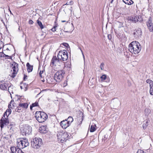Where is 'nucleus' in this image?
Instances as JSON below:
<instances>
[{"mask_svg": "<svg viewBox=\"0 0 153 153\" xmlns=\"http://www.w3.org/2000/svg\"><path fill=\"white\" fill-rule=\"evenodd\" d=\"M128 47L129 51L131 53L135 54L139 53L141 49L139 43L136 41L132 42L129 45Z\"/></svg>", "mask_w": 153, "mask_h": 153, "instance_id": "obj_1", "label": "nucleus"}, {"mask_svg": "<svg viewBox=\"0 0 153 153\" xmlns=\"http://www.w3.org/2000/svg\"><path fill=\"white\" fill-rule=\"evenodd\" d=\"M35 114L36 119L39 123L44 122L48 118L47 114L43 112L36 111Z\"/></svg>", "mask_w": 153, "mask_h": 153, "instance_id": "obj_2", "label": "nucleus"}, {"mask_svg": "<svg viewBox=\"0 0 153 153\" xmlns=\"http://www.w3.org/2000/svg\"><path fill=\"white\" fill-rule=\"evenodd\" d=\"M68 136V135L66 132L64 131L59 132L57 134L58 140L59 142L63 143L67 140Z\"/></svg>", "mask_w": 153, "mask_h": 153, "instance_id": "obj_3", "label": "nucleus"}, {"mask_svg": "<svg viewBox=\"0 0 153 153\" xmlns=\"http://www.w3.org/2000/svg\"><path fill=\"white\" fill-rule=\"evenodd\" d=\"M21 133L23 135L27 136L30 134L32 131L31 127L27 125H25L21 128Z\"/></svg>", "mask_w": 153, "mask_h": 153, "instance_id": "obj_4", "label": "nucleus"}, {"mask_svg": "<svg viewBox=\"0 0 153 153\" xmlns=\"http://www.w3.org/2000/svg\"><path fill=\"white\" fill-rule=\"evenodd\" d=\"M42 140L40 138L35 137L33 139L31 142L32 146L34 149H39L42 144Z\"/></svg>", "mask_w": 153, "mask_h": 153, "instance_id": "obj_5", "label": "nucleus"}, {"mask_svg": "<svg viewBox=\"0 0 153 153\" xmlns=\"http://www.w3.org/2000/svg\"><path fill=\"white\" fill-rule=\"evenodd\" d=\"M57 58L61 61H66L68 58V53L67 51L63 50L59 51L57 55Z\"/></svg>", "mask_w": 153, "mask_h": 153, "instance_id": "obj_6", "label": "nucleus"}, {"mask_svg": "<svg viewBox=\"0 0 153 153\" xmlns=\"http://www.w3.org/2000/svg\"><path fill=\"white\" fill-rule=\"evenodd\" d=\"M17 145L20 148L23 149L29 146V143L27 139L23 138L18 141Z\"/></svg>", "mask_w": 153, "mask_h": 153, "instance_id": "obj_7", "label": "nucleus"}, {"mask_svg": "<svg viewBox=\"0 0 153 153\" xmlns=\"http://www.w3.org/2000/svg\"><path fill=\"white\" fill-rule=\"evenodd\" d=\"M64 74V71H58L54 75V79L57 82H59L62 79Z\"/></svg>", "mask_w": 153, "mask_h": 153, "instance_id": "obj_8", "label": "nucleus"}, {"mask_svg": "<svg viewBox=\"0 0 153 153\" xmlns=\"http://www.w3.org/2000/svg\"><path fill=\"white\" fill-rule=\"evenodd\" d=\"M10 84V82L6 80H3L0 81V88L3 90H7V88Z\"/></svg>", "mask_w": 153, "mask_h": 153, "instance_id": "obj_9", "label": "nucleus"}, {"mask_svg": "<svg viewBox=\"0 0 153 153\" xmlns=\"http://www.w3.org/2000/svg\"><path fill=\"white\" fill-rule=\"evenodd\" d=\"M12 69L13 71V72L11 75V77L13 78H14L17 73L18 71V64L14 62H13L12 64Z\"/></svg>", "mask_w": 153, "mask_h": 153, "instance_id": "obj_10", "label": "nucleus"}, {"mask_svg": "<svg viewBox=\"0 0 153 153\" xmlns=\"http://www.w3.org/2000/svg\"><path fill=\"white\" fill-rule=\"evenodd\" d=\"M130 22L135 23L137 22H140L142 21V18L141 16H136L134 17H128L127 19Z\"/></svg>", "mask_w": 153, "mask_h": 153, "instance_id": "obj_11", "label": "nucleus"}, {"mask_svg": "<svg viewBox=\"0 0 153 153\" xmlns=\"http://www.w3.org/2000/svg\"><path fill=\"white\" fill-rule=\"evenodd\" d=\"M120 100L117 98L112 100L111 102V105L114 109H116L121 105Z\"/></svg>", "mask_w": 153, "mask_h": 153, "instance_id": "obj_12", "label": "nucleus"}, {"mask_svg": "<svg viewBox=\"0 0 153 153\" xmlns=\"http://www.w3.org/2000/svg\"><path fill=\"white\" fill-rule=\"evenodd\" d=\"M60 59L57 58L56 56H54L52 58L50 65L51 66L53 67L54 66H56V65H59Z\"/></svg>", "mask_w": 153, "mask_h": 153, "instance_id": "obj_13", "label": "nucleus"}, {"mask_svg": "<svg viewBox=\"0 0 153 153\" xmlns=\"http://www.w3.org/2000/svg\"><path fill=\"white\" fill-rule=\"evenodd\" d=\"M18 146L16 147H11L10 148V150L12 153H24L21 149V148Z\"/></svg>", "mask_w": 153, "mask_h": 153, "instance_id": "obj_14", "label": "nucleus"}, {"mask_svg": "<svg viewBox=\"0 0 153 153\" xmlns=\"http://www.w3.org/2000/svg\"><path fill=\"white\" fill-rule=\"evenodd\" d=\"M0 127L1 128H3L4 125L9 124V120L8 118L5 117L3 118L2 117L1 119L0 120Z\"/></svg>", "mask_w": 153, "mask_h": 153, "instance_id": "obj_15", "label": "nucleus"}, {"mask_svg": "<svg viewBox=\"0 0 153 153\" xmlns=\"http://www.w3.org/2000/svg\"><path fill=\"white\" fill-rule=\"evenodd\" d=\"M134 36L136 37H140L142 35V31L140 28L136 29L134 33Z\"/></svg>", "mask_w": 153, "mask_h": 153, "instance_id": "obj_16", "label": "nucleus"}, {"mask_svg": "<svg viewBox=\"0 0 153 153\" xmlns=\"http://www.w3.org/2000/svg\"><path fill=\"white\" fill-rule=\"evenodd\" d=\"M147 25L150 31H153V23L152 22V19L150 17L146 22Z\"/></svg>", "mask_w": 153, "mask_h": 153, "instance_id": "obj_17", "label": "nucleus"}, {"mask_svg": "<svg viewBox=\"0 0 153 153\" xmlns=\"http://www.w3.org/2000/svg\"><path fill=\"white\" fill-rule=\"evenodd\" d=\"M60 125L64 129L66 128L70 125V123H68L66 120L62 121L60 122Z\"/></svg>", "mask_w": 153, "mask_h": 153, "instance_id": "obj_18", "label": "nucleus"}, {"mask_svg": "<svg viewBox=\"0 0 153 153\" xmlns=\"http://www.w3.org/2000/svg\"><path fill=\"white\" fill-rule=\"evenodd\" d=\"M28 106V104L27 103H20L18 106V108L19 109H21V108H27Z\"/></svg>", "mask_w": 153, "mask_h": 153, "instance_id": "obj_19", "label": "nucleus"}, {"mask_svg": "<svg viewBox=\"0 0 153 153\" xmlns=\"http://www.w3.org/2000/svg\"><path fill=\"white\" fill-rule=\"evenodd\" d=\"M39 131L42 133L45 134L47 132L46 126H42L39 128Z\"/></svg>", "mask_w": 153, "mask_h": 153, "instance_id": "obj_20", "label": "nucleus"}, {"mask_svg": "<svg viewBox=\"0 0 153 153\" xmlns=\"http://www.w3.org/2000/svg\"><path fill=\"white\" fill-rule=\"evenodd\" d=\"M100 78L102 81H105L106 82H109L110 80L109 78L108 77H107L106 75L105 74L102 75Z\"/></svg>", "mask_w": 153, "mask_h": 153, "instance_id": "obj_21", "label": "nucleus"}, {"mask_svg": "<svg viewBox=\"0 0 153 153\" xmlns=\"http://www.w3.org/2000/svg\"><path fill=\"white\" fill-rule=\"evenodd\" d=\"M14 87H13V85H9V86L7 88L8 91H9V92L10 93V95H11V94H13V89L14 90ZM11 97L12 98V97Z\"/></svg>", "mask_w": 153, "mask_h": 153, "instance_id": "obj_22", "label": "nucleus"}, {"mask_svg": "<svg viewBox=\"0 0 153 153\" xmlns=\"http://www.w3.org/2000/svg\"><path fill=\"white\" fill-rule=\"evenodd\" d=\"M26 66L27 68V71L28 72H31L33 69V66L30 65L29 62H27L26 64Z\"/></svg>", "mask_w": 153, "mask_h": 153, "instance_id": "obj_23", "label": "nucleus"}, {"mask_svg": "<svg viewBox=\"0 0 153 153\" xmlns=\"http://www.w3.org/2000/svg\"><path fill=\"white\" fill-rule=\"evenodd\" d=\"M123 1L126 4L128 5H131L134 3V2L131 0H123Z\"/></svg>", "mask_w": 153, "mask_h": 153, "instance_id": "obj_24", "label": "nucleus"}, {"mask_svg": "<svg viewBox=\"0 0 153 153\" xmlns=\"http://www.w3.org/2000/svg\"><path fill=\"white\" fill-rule=\"evenodd\" d=\"M27 85L25 83H23L20 86L21 89L23 90L24 91H26L27 89Z\"/></svg>", "mask_w": 153, "mask_h": 153, "instance_id": "obj_25", "label": "nucleus"}, {"mask_svg": "<svg viewBox=\"0 0 153 153\" xmlns=\"http://www.w3.org/2000/svg\"><path fill=\"white\" fill-rule=\"evenodd\" d=\"M96 126L95 124L92 125L91 126L90 131L91 132H93L95 131L96 130Z\"/></svg>", "mask_w": 153, "mask_h": 153, "instance_id": "obj_26", "label": "nucleus"}, {"mask_svg": "<svg viewBox=\"0 0 153 153\" xmlns=\"http://www.w3.org/2000/svg\"><path fill=\"white\" fill-rule=\"evenodd\" d=\"M37 23L39 26L41 30L44 28L43 25H42V22L39 20H37Z\"/></svg>", "mask_w": 153, "mask_h": 153, "instance_id": "obj_27", "label": "nucleus"}, {"mask_svg": "<svg viewBox=\"0 0 153 153\" xmlns=\"http://www.w3.org/2000/svg\"><path fill=\"white\" fill-rule=\"evenodd\" d=\"M1 57H5V59H12V57L11 56H9L4 54L3 52L1 53Z\"/></svg>", "mask_w": 153, "mask_h": 153, "instance_id": "obj_28", "label": "nucleus"}, {"mask_svg": "<svg viewBox=\"0 0 153 153\" xmlns=\"http://www.w3.org/2000/svg\"><path fill=\"white\" fill-rule=\"evenodd\" d=\"M38 106V101H36L35 103H33L30 106V108L31 110L33 107L37 106Z\"/></svg>", "mask_w": 153, "mask_h": 153, "instance_id": "obj_29", "label": "nucleus"}, {"mask_svg": "<svg viewBox=\"0 0 153 153\" xmlns=\"http://www.w3.org/2000/svg\"><path fill=\"white\" fill-rule=\"evenodd\" d=\"M15 104L14 102V101L11 100L10 102V104L8 105L9 108H13V107H14Z\"/></svg>", "mask_w": 153, "mask_h": 153, "instance_id": "obj_30", "label": "nucleus"}, {"mask_svg": "<svg viewBox=\"0 0 153 153\" xmlns=\"http://www.w3.org/2000/svg\"><path fill=\"white\" fill-rule=\"evenodd\" d=\"M66 120L67 121L68 123H70V125L71 123L73 121V117L71 116H69L67 120Z\"/></svg>", "mask_w": 153, "mask_h": 153, "instance_id": "obj_31", "label": "nucleus"}, {"mask_svg": "<svg viewBox=\"0 0 153 153\" xmlns=\"http://www.w3.org/2000/svg\"><path fill=\"white\" fill-rule=\"evenodd\" d=\"M146 82L147 83H149L150 84V86L152 85H153V81L150 79H147L146 81Z\"/></svg>", "mask_w": 153, "mask_h": 153, "instance_id": "obj_32", "label": "nucleus"}, {"mask_svg": "<svg viewBox=\"0 0 153 153\" xmlns=\"http://www.w3.org/2000/svg\"><path fill=\"white\" fill-rule=\"evenodd\" d=\"M148 125V120H147L145 123L143 125V128L144 129H145L147 127Z\"/></svg>", "mask_w": 153, "mask_h": 153, "instance_id": "obj_33", "label": "nucleus"}, {"mask_svg": "<svg viewBox=\"0 0 153 153\" xmlns=\"http://www.w3.org/2000/svg\"><path fill=\"white\" fill-rule=\"evenodd\" d=\"M152 85L150 86V94L152 95H153V85Z\"/></svg>", "mask_w": 153, "mask_h": 153, "instance_id": "obj_34", "label": "nucleus"}, {"mask_svg": "<svg viewBox=\"0 0 153 153\" xmlns=\"http://www.w3.org/2000/svg\"><path fill=\"white\" fill-rule=\"evenodd\" d=\"M108 135L107 134H105L103 138L102 139V141L105 142L108 138Z\"/></svg>", "mask_w": 153, "mask_h": 153, "instance_id": "obj_35", "label": "nucleus"}, {"mask_svg": "<svg viewBox=\"0 0 153 153\" xmlns=\"http://www.w3.org/2000/svg\"><path fill=\"white\" fill-rule=\"evenodd\" d=\"M104 63L102 62L101 63V64L100 65V68H101L102 70H103L104 69Z\"/></svg>", "mask_w": 153, "mask_h": 153, "instance_id": "obj_36", "label": "nucleus"}, {"mask_svg": "<svg viewBox=\"0 0 153 153\" xmlns=\"http://www.w3.org/2000/svg\"><path fill=\"white\" fill-rule=\"evenodd\" d=\"M11 110L10 108H9V109H7L6 111H5V113H6L7 112L8 115H10L11 114Z\"/></svg>", "mask_w": 153, "mask_h": 153, "instance_id": "obj_37", "label": "nucleus"}, {"mask_svg": "<svg viewBox=\"0 0 153 153\" xmlns=\"http://www.w3.org/2000/svg\"><path fill=\"white\" fill-rule=\"evenodd\" d=\"M5 113H6L5 111V112L4 114L3 117H3V118L5 117L7 118H8V117L9 115H8L7 112L5 114Z\"/></svg>", "mask_w": 153, "mask_h": 153, "instance_id": "obj_38", "label": "nucleus"}, {"mask_svg": "<svg viewBox=\"0 0 153 153\" xmlns=\"http://www.w3.org/2000/svg\"><path fill=\"white\" fill-rule=\"evenodd\" d=\"M61 45H62L65 46L67 48H68L69 47L68 44L66 43H64L62 44Z\"/></svg>", "mask_w": 153, "mask_h": 153, "instance_id": "obj_39", "label": "nucleus"}, {"mask_svg": "<svg viewBox=\"0 0 153 153\" xmlns=\"http://www.w3.org/2000/svg\"><path fill=\"white\" fill-rule=\"evenodd\" d=\"M137 153H146L144 152L143 150L140 149H138V150Z\"/></svg>", "mask_w": 153, "mask_h": 153, "instance_id": "obj_40", "label": "nucleus"}, {"mask_svg": "<svg viewBox=\"0 0 153 153\" xmlns=\"http://www.w3.org/2000/svg\"><path fill=\"white\" fill-rule=\"evenodd\" d=\"M43 72H44V71L43 70L40 71V72H39V75L40 77H42V74H43Z\"/></svg>", "mask_w": 153, "mask_h": 153, "instance_id": "obj_41", "label": "nucleus"}, {"mask_svg": "<svg viewBox=\"0 0 153 153\" xmlns=\"http://www.w3.org/2000/svg\"><path fill=\"white\" fill-rule=\"evenodd\" d=\"M57 27L56 26H54L51 29V30L53 32L56 31V28Z\"/></svg>", "mask_w": 153, "mask_h": 153, "instance_id": "obj_42", "label": "nucleus"}, {"mask_svg": "<svg viewBox=\"0 0 153 153\" xmlns=\"http://www.w3.org/2000/svg\"><path fill=\"white\" fill-rule=\"evenodd\" d=\"M27 79V76L26 75L24 74V76L23 77L24 80H25L26 79Z\"/></svg>", "mask_w": 153, "mask_h": 153, "instance_id": "obj_43", "label": "nucleus"}, {"mask_svg": "<svg viewBox=\"0 0 153 153\" xmlns=\"http://www.w3.org/2000/svg\"><path fill=\"white\" fill-rule=\"evenodd\" d=\"M108 37L109 39V40L111 39L112 38L111 35H110V34L108 35Z\"/></svg>", "mask_w": 153, "mask_h": 153, "instance_id": "obj_44", "label": "nucleus"}, {"mask_svg": "<svg viewBox=\"0 0 153 153\" xmlns=\"http://www.w3.org/2000/svg\"><path fill=\"white\" fill-rule=\"evenodd\" d=\"M33 21L31 20H30L29 21V23L30 24H33Z\"/></svg>", "mask_w": 153, "mask_h": 153, "instance_id": "obj_45", "label": "nucleus"}, {"mask_svg": "<svg viewBox=\"0 0 153 153\" xmlns=\"http://www.w3.org/2000/svg\"><path fill=\"white\" fill-rule=\"evenodd\" d=\"M74 4V2L72 1H71L70 2L68 3V4L70 5H72Z\"/></svg>", "mask_w": 153, "mask_h": 153, "instance_id": "obj_46", "label": "nucleus"}, {"mask_svg": "<svg viewBox=\"0 0 153 153\" xmlns=\"http://www.w3.org/2000/svg\"><path fill=\"white\" fill-rule=\"evenodd\" d=\"M1 22H3L4 25H5V23L4 21V20L2 19H1Z\"/></svg>", "mask_w": 153, "mask_h": 153, "instance_id": "obj_47", "label": "nucleus"}, {"mask_svg": "<svg viewBox=\"0 0 153 153\" xmlns=\"http://www.w3.org/2000/svg\"><path fill=\"white\" fill-rule=\"evenodd\" d=\"M81 51L82 52V55H83V58H84V61H85V56H84V55L83 53V52H82V51L81 50Z\"/></svg>", "mask_w": 153, "mask_h": 153, "instance_id": "obj_48", "label": "nucleus"}, {"mask_svg": "<svg viewBox=\"0 0 153 153\" xmlns=\"http://www.w3.org/2000/svg\"><path fill=\"white\" fill-rule=\"evenodd\" d=\"M9 10L10 12V13L12 14H13L12 13V12H11V11H10V9L9 8Z\"/></svg>", "mask_w": 153, "mask_h": 153, "instance_id": "obj_49", "label": "nucleus"}, {"mask_svg": "<svg viewBox=\"0 0 153 153\" xmlns=\"http://www.w3.org/2000/svg\"><path fill=\"white\" fill-rule=\"evenodd\" d=\"M2 52H0V57H1V53H2Z\"/></svg>", "mask_w": 153, "mask_h": 153, "instance_id": "obj_50", "label": "nucleus"}, {"mask_svg": "<svg viewBox=\"0 0 153 153\" xmlns=\"http://www.w3.org/2000/svg\"><path fill=\"white\" fill-rule=\"evenodd\" d=\"M1 33H0V40L1 39Z\"/></svg>", "mask_w": 153, "mask_h": 153, "instance_id": "obj_51", "label": "nucleus"}, {"mask_svg": "<svg viewBox=\"0 0 153 153\" xmlns=\"http://www.w3.org/2000/svg\"><path fill=\"white\" fill-rule=\"evenodd\" d=\"M65 5H69V4H68V2L66 3ZM65 4L64 5V6L65 5Z\"/></svg>", "mask_w": 153, "mask_h": 153, "instance_id": "obj_52", "label": "nucleus"}, {"mask_svg": "<svg viewBox=\"0 0 153 153\" xmlns=\"http://www.w3.org/2000/svg\"><path fill=\"white\" fill-rule=\"evenodd\" d=\"M61 22H66V21L62 20V21Z\"/></svg>", "mask_w": 153, "mask_h": 153, "instance_id": "obj_53", "label": "nucleus"}, {"mask_svg": "<svg viewBox=\"0 0 153 153\" xmlns=\"http://www.w3.org/2000/svg\"><path fill=\"white\" fill-rule=\"evenodd\" d=\"M18 29H19V30H20V27H19Z\"/></svg>", "mask_w": 153, "mask_h": 153, "instance_id": "obj_54", "label": "nucleus"}, {"mask_svg": "<svg viewBox=\"0 0 153 153\" xmlns=\"http://www.w3.org/2000/svg\"><path fill=\"white\" fill-rule=\"evenodd\" d=\"M71 65V64H70L69 65V66L68 67H69V68H70V65Z\"/></svg>", "mask_w": 153, "mask_h": 153, "instance_id": "obj_55", "label": "nucleus"}, {"mask_svg": "<svg viewBox=\"0 0 153 153\" xmlns=\"http://www.w3.org/2000/svg\"><path fill=\"white\" fill-rule=\"evenodd\" d=\"M1 49V47H0V49Z\"/></svg>", "mask_w": 153, "mask_h": 153, "instance_id": "obj_56", "label": "nucleus"}]
</instances>
